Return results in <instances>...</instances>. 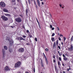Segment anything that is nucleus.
Wrapping results in <instances>:
<instances>
[{"label":"nucleus","mask_w":73,"mask_h":73,"mask_svg":"<svg viewBox=\"0 0 73 73\" xmlns=\"http://www.w3.org/2000/svg\"><path fill=\"white\" fill-rule=\"evenodd\" d=\"M28 1L29 4H31V0H28Z\"/></svg>","instance_id":"412c9836"},{"label":"nucleus","mask_w":73,"mask_h":73,"mask_svg":"<svg viewBox=\"0 0 73 73\" xmlns=\"http://www.w3.org/2000/svg\"><path fill=\"white\" fill-rule=\"evenodd\" d=\"M55 70H57V66H56V65L55 66Z\"/></svg>","instance_id":"2f4dec72"},{"label":"nucleus","mask_w":73,"mask_h":73,"mask_svg":"<svg viewBox=\"0 0 73 73\" xmlns=\"http://www.w3.org/2000/svg\"><path fill=\"white\" fill-rule=\"evenodd\" d=\"M33 71L34 72H35V68H33Z\"/></svg>","instance_id":"e433bc0d"},{"label":"nucleus","mask_w":73,"mask_h":73,"mask_svg":"<svg viewBox=\"0 0 73 73\" xmlns=\"http://www.w3.org/2000/svg\"><path fill=\"white\" fill-rule=\"evenodd\" d=\"M36 21H37V22H38V19H36Z\"/></svg>","instance_id":"0e129e2a"},{"label":"nucleus","mask_w":73,"mask_h":73,"mask_svg":"<svg viewBox=\"0 0 73 73\" xmlns=\"http://www.w3.org/2000/svg\"><path fill=\"white\" fill-rule=\"evenodd\" d=\"M70 40H71V41H73V36H72L71 37V39Z\"/></svg>","instance_id":"393cba45"},{"label":"nucleus","mask_w":73,"mask_h":73,"mask_svg":"<svg viewBox=\"0 0 73 73\" xmlns=\"http://www.w3.org/2000/svg\"><path fill=\"white\" fill-rule=\"evenodd\" d=\"M24 51V49L23 48H21L19 50V51L21 53H23Z\"/></svg>","instance_id":"20e7f679"},{"label":"nucleus","mask_w":73,"mask_h":73,"mask_svg":"<svg viewBox=\"0 0 73 73\" xmlns=\"http://www.w3.org/2000/svg\"><path fill=\"white\" fill-rule=\"evenodd\" d=\"M59 60L61 61V58L60 57L59 58Z\"/></svg>","instance_id":"7c9ffc66"},{"label":"nucleus","mask_w":73,"mask_h":73,"mask_svg":"<svg viewBox=\"0 0 73 73\" xmlns=\"http://www.w3.org/2000/svg\"><path fill=\"white\" fill-rule=\"evenodd\" d=\"M52 30H54V27H53V28L52 27Z\"/></svg>","instance_id":"79ce46f5"},{"label":"nucleus","mask_w":73,"mask_h":73,"mask_svg":"<svg viewBox=\"0 0 73 73\" xmlns=\"http://www.w3.org/2000/svg\"><path fill=\"white\" fill-rule=\"evenodd\" d=\"M5 56H6V55H3V59H5Z\"/></svg>","instance_id":"6ab92c4d"},{"label":"nucleus","mask_w":73,"mask_h":73,"mask_svg":"<svg viewBox=\"0 0 73 73\" xmlns=\"http://www.w3.org/2000/svg\"><path fill=\"white\" fill-rule=\"evenodd\" d=\"M61 44H62V45H63V42H61Z\"/></svg>","instance_id":"13d9d810"},{"label":"nucleus","mask_w":73,"mask_h":73,"mask_svg":"<svg viewBox=\"0 0 73 73\" xmlns=\"http://www.w3.org/2000/svg\"><path fill=\"white\" fill-rule=\"evenodd\" d=\"M56 44L57 45L58 44V40L56 41Z\"/></svg>","instance_id":"4be33fe9"},{"label":"nucleus","mask_w":73,"mask_h":73,"mask_svg":"<svg viewBox=\"0 0 73 73\" xmlns=\"http://www.w3.org/2000/svg\"><path fill=\"white\" fill-rule=\"evenodd\" d=\"M15 21L18 23H20L22 21V20L20 17L17 18L15 19Z\"/></svg>","instance_id":"f03ea898"},{"label":"nucleus","mask_w":73,"mask_h":73,"mask_svg":"<svg viewBox=\"0 0 73 73\" xmlns=\"http://www.w3.org/2000/svg\"><path fill=\"white\" fill-rule=\"evenodd\" d=\"M10 70V69H9V68H8V66H6L5 68V71H9Z\"/></svg>","instance_id":"6e6552de"},{"label":"nucleus","mask_w":73,"mask_h":73,"mask_svg":"<svg viewBox=\"0 0 73 73\" xmlns=\"http://www.w3.org/2000/svg\"><path fill=\"white\" fill-rule=\"evenodd\" d=\"M53 62L54 63H55V62H56V60H55L53 59Z\"/></svg>","instance_id":"72a5a7b5"},{"label":"nucleus","mask_w":73,"mask_h":73,"mask_svg":"<svg viewBox=\"0 0 73 73\" xmlns=\"http://www.w3.org/2000/svg\"><path fill=\"white\" fill-rule=\"evenodd\" d=\"M62 65L63 66H65V65H64V64H62Z\"/></svg>","instance_id":"3c124183"},{"label":"nucleus","mask_w":73,"mask_h":73,"mask_svg":"<svg viewBox=\"0 0 73 73\" xmlns=\"http://www.w3.org/2000/svg\"><path fill=\"white\" fill-rule=\"evenodd\" d=\"M60 36H62V37H63V35L61 34L60 35Z\"/></svg>","instance_id":"603ef678"},{"label":"nucleus","mask_w":73,"mask_h":73,"mask_svg":"<svg viewBox=\"0 0 73 73\" xmlns=\"http://www.w3.org/2000/svg\"><path fill=\"white\" fill-rule=\"evenodd\" d=\"M68 69H69V70H71V68H70V66H69V68Z\"/></svg>","instance_id":"a18cd8bd"},{"label":"nucleus","mask_w":73,"mask_h":73,"mask_svg":"<svg viewBox=\"0 0 73 73\" xmlns=\"http://www.w3.org/2000/svg\"><path fill=\"white\" fill-rule=\"evenodd\" d=\"M23 38H25V37H26V36H25V35H23Z\"/></svg>","instance_id":"4c0bfd02"},{"label":"nucleus","mask_w":73,"mask_h":73,"mask_svg":"<svg viewBox=\"0 0 73 73\" xmlns=\"http://www.w3.org/2000/svg\"><path fill=\"white\" fill-rule=\"evenodd\" d=\"M26 14L27 15V13L28 12V9H27L26 10Z\"/></svg>","instance_id":"bb28decb"},{"label":"nucleus","mask_w":73,"mask_h":73,"mask_svg":"<svg viewBox=\"0 0 73 73\" xmlns=\"http://www.w3.org/2000/svg\"><path fill=\"white\" fill-rule=\"evenodd\" d=\"M53 58H55V56L54 55L53 56Z\"/></svg>","instance_id":"864d4df0"},{"label":"nucleus","mask_w":73,"mask_h":73,"mask_svg":"<svg viewBox=\"0 0 73 73\" xmlns=\"http://www.w3.org/2000/svg\"><path fill=\"white\" fill-rule=\"evenodd\" d=\"M58 54L60 56H62V54L61 52L60 53V51H58Z\"/></svg>","instance_id":"ddd939ff"},{"label":"nucleus","mask_w":73,"mask_h":73,"mask_svg":"<svg viewBox=\"0 0 73 73\" xmlns=\"http://www.w3.org/2000/svg\"><path fill=\"white\" fill-rule=\"evenodd\" d=\"M53 48H56V47L55 42H54V44H53Z\"/></svg>","instance_id":"f3484780"},{"label":"nucleus","mask_w":73,"mask_h":73,"mask_svg":"<svg viewBox=\"0 0 73 73\" xmlns=\"http://www.w3.org/2000/svg\"><path fill=\"white\" fill-rule=\"evenodd\" d=\"M21 65V62H18L17 63H15V68L19 67Z\"/></svg>","instance_id":"f257e3e1"},{"label":"nucleus","mask_w":73,"mask_h":73,"mask_svg":"<svg viewBox=\"0 0 73 73\" xmlns=\"http://www.w3.org/2000/svg\"><path fill=\"white\" fill-rule=\"evenodd\" d=\"M37 3L38 5V6H39V7H40V3L39 0H37Z\"/></svg>","instance_id":"4468645a"},{"label":"nucleus","mask_w":73,"mask_h":73,"mask_svg":"<svg viewBox=\"0 0 73 73\" xmlns=\"http://www.w3.org/2000/svg\"><path fill=\"white\" fill-rule=\"evenodd\" d=\"M33 1H34V4L35 5H36V1H35V0H33Z\"/></svg>","instance_id":"b1692460"},{"label":"nucleus","mask_w":73,"mask_h":73,"mask_svg":"<svg viewBox=\"0 0 73 73\" xmlns=\"http://www.w3.org/2000/svg\"><path fill=\"white\" fill-rule=\"evenodd\" d=\"M64 41H65L66 40V38H65V37H64Z\"/></svg>","instance_id":"f704fd0d"},{"label":"nucleus","mask_w":73,"mask_h":73,"mask_svg":"<svg viewBox=\"0 0 73 73\" xmlns=\"http://www.w3.org/2000/svg\"><path fill=\"white\" fill-rule=\"evenodd\" d=\"M17 1H18V2H19V0H17Z\"/></svg>","instance_id":"338daca9"},{"label":"nucleus","mask_w":73,"mask_h":73,"mask_svg":"<svg viewBox=\"0 0 73 73\" xmlns=\"http://www.w3.org/2000/svg\"><path fill=\"white\" fill-rule=\"evenodd\" d=\"M58 48H59V49H61V48L60 47V46H58Z\"/></svg>","instance_id":"58836bf2"},{"label":"nucleus","mask_w":73,"mask_h":73,"mask_svg":"<svg viewBox=\"0 0 73 73\" xmlns=\"http://www.w3.org/2000/svg\"><path fill=\"white\" fill-rule=\"evenodd\" d=\"M4 15L5 16H8V17H11V15L9 14H4Z\"/></svg>","instance_id":"9b49d317"},{"label":"nucleus","mask_w":73,"mask_h":73,"mask_svg":"<svg viewBox=\"0 0 73 73\" xmlns=\"http://www.w3.org/2000/svg\"><path fill=\"white\" fill-rule=\"evenodd\" d=\"M45 50L47 51H48V48H46V49H45Z\"/></svg>","instance_id":"c85d7f7f"},{"label":"nucleus","mask_w":73,"mask_h":73,"mask_svg":"<svg viewBox=\"0 0 73 73\" xmlns=\"http://www.w3.org/2000/svg\"><path fill=\"white\" fill-rule=\"evenodd\" d=\"M59 6L60 7H61L62 6L61 5H59Z\"/></svg>","instance_id":"680f3d73"},{"label":"nucleus","mask_w":73,"mask_h":73,"mask_svg":"<svg viewBox=\"0 0 73 73\" xmlns=\"http://www.w3.org/2000/svg\"><path fill=\"white\" fill-rule=\"evenodd\" d=\"M36 5V8H38V7H37V5Z\"/></svg>","instance_id":"de8ad7c7"},{"label":"nucleus","mask_w":73,"mask_h":73,"mask_svg":"<svg viewBox=\"0 0 73 73\" xmlns=\"http://www.w3.org/2000/svg\"><path fill=\"white\" fill-rule=\"evenodd\" d=\"M57 28H58V31H60V29H59V28H58V27H57Z\"/></svg>","instance_id":"8fccbe9b"},{"label":"nucleus","mask_w":73,"mask_h":73,"mask_svg":"<svg viewBox=\"0 0 73 73\" xmlns=\"http://www.w3.org/2000/svg\"><path fill=\"white\" fill-rule=\"evenodd\" d=\"M67 71H68V72H69V69H67Z\"/></svg>","instance_id":"6e6d98bb"},{"label":"nucleus","mask_w":73,"mask_h":73,"mask_svg":"<svg viewBox=\"0 0 73 73\" xmlns=\"http://www.w3.org/2000/svg\"><path fill=\"white\" fill-rule=\"evenodd\" d=\"M3 12H6L7 13H9V11H8L7 9H3Z\"/></svg>","instance_id":"1a4fd4ad"},{"label":"nucleus","mask_w":73,"mask_h":73,"mask_svg":"<svg viewBox=\"0 0 73 73\" xmlns=\"http://www.w3.org/2000/svg\"><path fill=\"white\" fill-rule=\"evenodd\" d=\"M35 40L36 41H37V38H35Z\"/></svg>","instance_id":"c9c22d12"},{"label":"nucleus","mask_w":73,"mask_h":73,"mask_svg":"<svg viewBox=\"0 0 73 73\" xmlns=\"http://www.w3.org/2000/svg\"><path fill=\"white\" fill-rule=\"evenodd\" d=\"M63 57H65V55H64V54H63Z\"/></svg>","instance_id":"c03bdc74"},{"label":"nucleus","mask_w":73,"mask_h":73,"mask_svg":"<svg viewBox=\"0 0 73 73\" xmlns=\"http://www.w3.org/2000/svg\"><path fill=\"white\" fill-rule=\"evenodd\" d=\"M63 73H65V71H63Z\"/></svg>","instance_id":"69168bd1"},{"label":"nucleus","mask_w":73,"mask_h":73,"mask_svg":"<svg viewBox=\"0 0 73 73\" xmlns=\"http://www.w3.org/2000/svg\"><path fill=\"white\" fill-rule=\"evenodd\" d=\"M2 53L3 55H6L5 53V51L4 49H2Z\"/></svg>","instance_id":"9d476101"},{"label":"nucleus","mask_w":73,"mask_h":73,"mask_svg":"<svg viewBox=\"0 0 73 73\" xmlns=\"http://www.w3.org/2000/svg\"><path fill=\"white\" fill-rule=\"evenodd\" d=\"M4 49L5 50H7V49H8V47H7V46H4Z\"/></svg>","instance_id":"dca6fc26"},{"label":"nucleus","mask_w":73,"mask_h":73,"mask_svg":"<svg viewBox=\"0 0 73 73\" xmlns=\"http://www.w3.org/2000/svg\"><path fill=\"white\" fill-rule=\"evenodd\" d=\"M44 58H46V56H44Z\"/></svg>","instance_id":"e2e57ef3"},{"label":"nucleus","mask_w":73,"mask_h":73,"mask_svg":"<svg viewBox=\"0 0 73 73\" xmlns=\"http://www.w3.org/2000/svg\"><path fill=\"white\" fill-rule=\"evenodd\" d=\"M12 1L13 3L15 2H16V0H12Z\"/></svg>","instance_id":"a878e982"},{"label":"nucleus","mask_w":73,"mask_h":73,"mask_svg":"<svg viewBox=\"0 0 73 73\" xmlns=\"http://www.w3.org/2000/svg\"><path fill=\"white\" fill-rule=\"evenodd\" d=\"M13 39H11L10 41L9 46H12L13 44Z\"/></svg>","instance_id":"0eeeda50"},{"label":"nucleus","mask_w":73,"mask_h":73,"mask_svg":"<svg viewBox=\"0 0 73 73\" xmlns=\"http://www.w3.org/2000/svg\"><path fill=\"white\" fill-rule=\"evenodd\" d=\"M42 5H44V2H42Z\"/></svg>","instance_id":"bf43d9fd"},{"label":"nucleus","mask_w":73,"mask_h":73,"mask_svg":"<svg viewBox=\"0 0 73 73\" xmlns=\"http://www.w3.org/2000/svg\"><path fill=\"white\" fill-rule=\"evenodd\" d=\"M46 60H47V58H46Z\"/></svg>","instance_id":"774afa93"},{"label":"nucleus","mask_w":73,"mask_h":73,"mask_svg":"<svg viewBox=\"0 0 73 73\" xmlns=\"http://www.w3.org/2000/svg\"><path fill=\"white\" fill-rule=\"evenodd\" d=\"M46 62L47 65H48V61L47 60H46Z\"/></svg>","instance_id":"37998d69"},{"label":"nucleus","mask_w":73,"mask_h":73,"mask_svg":"<svg viewBox=\"0 0 73 73\" xmlns=\"http://www.w3.org/2000/svg\"><path fill=\"white\" fill-rule=\"evenodd\" d=\"M65 56H68V54H67V53H66L65 54Z\"/></svg>","instance_id":"5fc2aeb1"},{"label":"nucleus","mask_w":73,"mask_h":73,"mask_svg":"<svg viewBox=\"0 0 73 73\" xmlns=\"http://www.w3.org/2000/svg\"><path fill=\"white\" fill-rule=\"evenodd\" d=\"M38 27H39L40 29H41V26H40V25L38 24Z\"/></svg>","instance_id":"473e14b6"},{"label":"nucleus","mask_w":73,"mask_h":73,"mask_svg":"<svg viewBox=\"0 0 73 73\" xmlns=\"http://www.w3.org/2000/svg\"><path fill=\"white\" fill-rule=\"evenodd\" d=\"M51 40L52 42H53L54 40V38L52 37L51 38Z\"/></svg>","instance_id":"a211bd4d"},{"label":"nucleus","mask_w":73,"mask_h":73,"mask_svg":"<svg viewBox=\"0 0 73 73\" xmlns=\"http://www.w3.org/2000/svg\"><path fill=\"white\" fill-rule=\"evenodd\" d=\"M57 62L58 63V65H60V62L59 61H58Z\"/></svg>","instance_id":"5701e85b"},{"label":"nucleus","mask_w":73,"mask_h":73,"mask_svg":"<svg viewBox=\"0 0 73 73\" xmlns=\"http://www.w3.org/2000/svg\"><path fill=\"white\" fill-rule=\"evenodd\" d=\"M54 35H55V34L54 33H53L52 34V36H54Z\"/></svg>","instance_id":"cd10ccee"},{"label":"nucleus","mask_w":73,"mask_h":73,"mask_svg":"<svg viewBox=\"0 0 73 73\" xmlns=\"http://www.w3.org/2000/svg\"><path fill=\"white\" fill-rule=\"evenodd\" d=\"M27 33H28L29 32V30H27Z\"/></svg>","instance_id":"4d7b16f0"},{"label":"nucleus","mask_w":73,"mask_h":73,"mask_svg":"<svg viewBox=\"0 0 73 73\" xmlns=\"http://www.w3.org/2000/svg\"><path fill=\"white\" fill-rule=\"evenodd\" d=\"M42 59H41V64H42Z\"/></svg>","instance_id":"a19ab883"},{"label":"nucleus","mask_w":73,"mask_h":73,"mask_svg":"<svg viewBox=\"0 0 73 73\" xmlns=\"http://www.w3.org/2000/svg\"><path fill=\"white\" fill-rule=\"evenodd\" d=\"M43 54L44 56V57H45V54H44V53H43Z\"/></svg>","instance_id":"49530a36"},{"label":"nucleus","mask_w":73,"mask_h":73,"mask_svg":"<svg viewBox=\"0 0 73 73\" xmlns=\"http://www.w3.org/2000/svg\"><path fill=\"white\" fill-rule=\"evenodd\" d=\"M64 59L65 60V61H67V60H68V58L66 57H64Z\"/></svg>","instance_id":"aec40b11"},{"label":"nucleus","mask_w":73,"mask_h":73,"mask_svg":"<svg viewBox=\"0 0 73 73\" xmlns=\"http://www.w3.org/2000/svg\"><path fill=\"white\" fill-rule=\"evenodd\" d=\"M41 66L42 67H43L44 66V64L43 63H41Z\"/></svg>","instance_id":"c756f323"},{"label":"nucleus","mask_w":73,"mask_h":73,"mask_svg":"<svg viewBox=\"0 0 73 73\" xmlns=\"http://www.w3.org/2000/svg\"><path fill=\"white\" fill-rule=\"evenodd\" d=\"M73 45H72V44H71L70 47L68 48V50H69V51H71H71H72V50H73Z\"/></svg>","instance_id":"423d86ee"},{"label":"nucleus","mask_w":73,"mask_h":73,"mask_svg":"<svg viewBox=\"0 0 73 73\" xmlns=\"http://www.w3.org/2000/svg\"><path fill=\"white\" fill-rule=\"evenodd\" d=\"M50 28H52V25H50Z\"/></svg>","instance_id":"ea45409f"},{"label":"nucleus","mask_w":73,"mask_h":73,"mask_svg":"<svg viewBox=\"0 0 73 73\" xmlns=\"http://www.w3.org/2000/svg\"><path fill=\"white\" fill-rule=\"evenodd\" d=\"M9 52L10 53L12 52V48H10V47L9 48Z\"/></svg>","instance_id":"f8f14e48"},{"label":"nucleus","mask_w":73,"mask_h":73,"mask_svg":"<svg viewBox=\"0 0 73 73\" xmlns=\"http://www.w3.org/2000/svg\"><path fill=\"white\" fill-rule=\"evenodd\" d=\"M18 40H19V39H20H20L21 40H25V39L23 38L22 37H18Z\"/></svg>","instance_id":"2eb2a0df"},{"label":"nucleus","mask_w":73,"mask_h":73,"mask_svg":"<svg viewBox=\"0 0 73 73\" xmlns=\"http://www.w3.org/2000/svg\"><path fill=\"white\" fill-rule=\"evenodd\" d=\"M0 5L2 8H4L5 7V4L3 2H1L0 3Z\"/></svg>","instance_id":"7ed1b4c3"},{"label":"nucleus","mask_w":73,"mask_h":73,"mask_svg":"<svg viewBox=\"0 0 73 73\" xmlns=\"http://www.w3.org/2000/svg\"><path fill=\"white\" fill-rule=\"evenodd\" d=\"M1 18L3 19V20L4 21H7L8 19L7 17H5V16H1Z\"/></svg>","instance_id":"39448f33"},{"label":"nucleus","mask_w":73,"mask_h":73,"mask_svg":"<svg viewBox=\"0 0 73 73\" xmlns=\"http://www.w3.org/2000/svg\"><path fill=\"white\" fill-rule=\"evenodd\" d=\"M58 39H59V40L60 41V40H61V38H60V37H59V38H58Z\"/></svg>","instance_id":"09e8293b"},{"label":"nucleus","mask_w":73,"mask_h":73,"mask_svg":"<svg viewBox=\"0 0 73 73\" xmlns=\"http://www.w3.org/2000/svg\"><path fill=\"white\" fill-rule=\"evenodd\" d=\"M30 38H31L32 37V35H31L30 36Z\"/></svg>","instance_id":"052dcab7"}]
</instances>
